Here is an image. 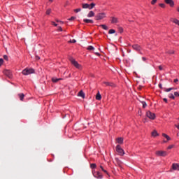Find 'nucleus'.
Wrapping results in <instances>:
<instances>
[{
    "instance_id": "obj_1",
    "label": "nucleus",
    "mask_w": 179,
    "mask_h": 179,
    "mask_svg": "<svg viewBox=\"0 0 179 179\" xmlns=\"http://www.w3.org/2000/svg\"><path fill=\"white\" fill-rule=\"evenodd\" d=\"M69 61L73 65V66H75V68H76L77 69H80V71L82 70V66L79 64V63L76 61L75 59H73V57H70Z\"/></svg>"
},
{
    "instance_id": "obj_2",
    "label": "nucleus",
    "mask_w": 179,
    "mask_h": 179,
    "mask_svg": "<svg viewBox=\"0 0 179 179\" xmlns=\"http://www.w3.org/2000/svg\"><path fill=\"white\" fill-rule=\"evenodd\" d=\"M35 71L31 68H26L22 71V73L24 76H27V75H31V73H34Z\"/></svg>"
},
{
    "instance_id": "obj_3",
    "label": "nucleus",
    "mask_w": 179,
    "mask_h": 179,
    "mask_svg": "<svg viewBox=\"0 0 179 179\" xmlns=\"http://www.w3.org/2000/svg\"><path fill=\"white\" fill-rule=\"evenodd\" d=\"M107 17V13H99L95 16V20H103Z\"/></svg>"
},
{
    "instance_id": "obj_4",
    "label": "nucleus",
    "mask_w": 179,
    "mask_h": 179,
    "mask_svg": "<svg viewBox=\"0 0 179 179\" xmlns=\"http://www.w3.org/2000/svg\"><path fill=\"white\" fill-rule=\"evenodd\" d=\"M116 152L119 155V156H124L125 155V152L124 151V149L121 148V145H117L116 146Z\"/></svg>"
},
{
    "instance_id": "obj_5",
    "label": "nucleus",
    "mask_w": 179,
    "mask_h": 179,
    "mask_svg": "<svg viewBox=\"0 0 179 179\" xmlns=\"http://www.w3.org/2000/svg\"><path fill=\"white\" fill-rule=\"evenodd\" d=\"M146 116L148 117V118H149L150 120H155L156 118V114L150 112V110H148L146 112Z\"/></svg>"
},
{
    "instance_id": "obj_6",
    "label": "nucleus",
    "mask_w": 179,
    "mask_h": 179,
    "mask_svg": "<svg viewBox=\"0 0 179 179\" xmlns=\"http://www.w3.org/2000/svg\"><path fill=\"white\" fill-rule=\"evenodd\" d=\"M155 154L157 156H162L163 157L167 156V152L163 150L156 151Z\"/></svg>"
},
{
    "instance_id": "obj_7",
    "label": "nucleus",
    "mask_w": 179,
    "mask_h": 179,
    "mask_svg": "<svg viewBox=\"0 0 179 179\" xmlns=\"http://www.w3.org/2000/svg\"><path fill=\"white\" fill-rule=\"evenodd\" d=\"M93 176L96 178H99V179L103 178V175L101 174V173H100V171H93Z\"/></svg>"
},
{
    "instance_id": "obj_8",
    "label": "nucleus",
    "mask_w": 179,
    "mask_h": 179,
    "mask_svg": "<svg viewBox=\"0 0 179 179\" xmlns=\"http://www.w3.org/2000/svg\"><path fill=\"white\" fill-rule=\"evenodd\" d=\"M164 2L166 5H169L171 8H174L176 5L173 0H164Z\"/></svg>"
},
{
    "instance_id": "obj_9",
    "label": "nucleus",
    "mask_w": 179,
    "mask_h": 179,
    "mask_svg": "<svg viewBox=\"0 0 179 179\" xmlns=\"http://www.w3.org/2000/svg\"><path fill=\"white\" fill-rule=\"evenodd\" d=\"M110 22H111L112 24H117V23H119L118 17H110Z\"/></svg>"
},
{
    "instance_id": "obj_10",
    "label": "nucleus",
    "mask_w": 179,
    "mask_h": 179,
    "mask_svg": "<svg viewBox=\"0 0 179 179\" xmlns=\"http://www.w3.org/2000/svg\"><path fill=\"white\" fill-rule=\"evenodd\" d=\"M132 48H134V50H135L136 51H141V50H142L141 45L138 44L133 45Z\"/></svg>"
},
{
    "instance_id": "obj_11",
    "label": "nucleus",
    "mask_w": 179,
    "mask_h": 179,
    "mask_svg": "<svg viewBox=\"0 0 179 179\" xmlns=\"http://www.w3.org/2000/svg\"><path fill=\"white\" fill-rule=\"evenodd\" d=\"M4 75L8 76V78H12V73L9 70H4L3 71Z\"/></svg>"
},
{
    "instance_id": "obj_12",
    "label": "nucleus",
    "mask_w": 179,
    "mask_h": 179,
    "mask_svg": "<svg viewBox=\"0 0 179 179\" xmlns=\"http://www.w3.org/2000/svg\"><path fill=\"white\" fill-rule=\"evenodd\" d=\"M116 142L120 143V145H122L124 143V138L122 137H119L116 138Z\"/></svg>"
},
{
    "instance_id": "obj_13",
    "label": "nucleus",
    "mask_w": 179,
    "mask_h": 179,
    "mask_svg": "<svg viewBox=\"0 0 179 179\" xmlns=\"http://www.w3.org/2000/svg\"><path fill=\"white\" fill-rule=\"evenodd\" d=\"M172 169L173 170H177L178 171H179V164H173Z\"/></svg>"
},
{
    "instance_id": "obj_14",
    "label": "nucleus",
    "mask_w": 179,
    "mask_h": 179,
    "mask_svg": "<svg viewBox=\"0 0 179 179\" xmlns=\"http://www.w3.org/2000/svg\"><path fill=\"white\" fill-rule=\"evenodd\" d=\"M83 22L84 23H91L92 24L94 23V21H93V20H89V19H84Z\"/></svg>"
},
{
    "instance_id": "obj_15",
    "label": "nucleus",
    "mask_w": 179,
    "mask_h": 179,
    "mask_svg": "<svg viewBox=\"0 0 179 179\" xmlns=\"http://www.w3.org/2000/svg\"><path fill=\"white\" fill-rule=\"evenodd\" d=\"M152 136H153V138H156V136H159V133H157V131L154 130L152 133H151Z\"/></svg>"
},
{
    "instance_id": "obj_16",
    "label": "nucleus",
    "mask_w": 179,
    "mask_h": 179,
    "mask_svg": "<svg viewBox=\"0 0 179 179\" xmlns=\"http://www.w3.org/2000/svg\"><path fill=\"white\" fill-rule=\"evenodd\" d=\"M87 16V17H94V12L93 10L90 11Z\"/></svg>"
},
{
    "instance_id": "obj_17",
    "label": "nucleus",
    "mask_w": 179,
    "mask_h": 179,
    "mask_svg": "<svg viewBox=\"0 0 179 179\" xmlns=\"http://www.w3.org/2000/svg\"><path fill=\"white\" fill-rule=\"evenodd\" d=\"M100 169L101 170H102L103 171V173H105V174H106L107 176H108V177H110V174L108 173V171H107V170L104 169V167H103V166H100Z\"/></svg>"
},
{
    "instance_id": "obj_18",
    "label": "nucleus",
    "mask_w": 179,
    "mask_h": 179,
    "mask_svg": "<svg viewBox=\"0 0 179 179\" xmlns=\"http://www.w3.org/2000/svg\"><path fill=\"white\" fill-rule=\"evenodd\" d=\"M78 96L82 97L83 99H85V92H83V91L81 90L78 92Z\"/></svg>"
},
{
    "instance_id": "obj_19",
    "label": "nucleus",
    "mask_w": 179,
    "mask_h": 179,
    "mask_svg": "<svg viewBox=\"0 0 179 179\" xmlns=\"http://www.w3.org/2000/svg\"><path fill=\"white\" fill-rule=\"evenodd\" d=\"M18 96H19L20 101H23V100L24 99V94H23V93L18 94Z\"/></svg>"
},
{
    "instance_id": "obj_20",
    "label": "nucleus",
    "mask_w": 179,
    "mask_h": 179,
    "mask_svg": "<svg viewBox=\"0 0 179 179\" xmlns=\"http://www.w3.org/2000/svg\"><path fill=\"white\" fill-rule=\"evenodd\" d=\"M162 136L164 137V138H165V139H166V141H171V138H170L169 136V135H167V134H162Z\"/></svg>"
},
{
    "instance_id": "obj_21",
    "label": "nucleus",
    "mask_w": 179,
    "mask_h": 179,
    "mask_svg": "<svg viewBox=\"0 0 179 179\" xmlns=\"http://www.w3.org/2000/svg\"><path fill=\"white\" fill-rule=\"evenodd\" d=\"M94 6H96V3H91L90 4H89L90 10H92V9H93V8H94Z\"/></svg>"
},
{
    "instance_id": "obj_22",
    "label": "nucleus",
    "mask_w": 179,
    "mask_h": 179,
    "mask_svg": "<svg viewBox=\"0 0 179 179\" xmlns=\"http://www.w3.org/2000/svg\"><path fill=\"white\" fill-rule=\"evenodd\" d=\"M96 100H101V94H100L99 92L96 95Z\"/></svg>"
},
{
    "instance_id": "obj_23",
    "label": "nucleus",
    "mask_w": 179,
    "mask_h": 179,
    "mask_svg": "<svg viewBox=\"0 0 179 179\" xmlns=\"http://www.w3.org/2000/svg\"><path fill=\"white\" fill-rule=\"evenodd\" d=\"M82 7L83 9H89V3H83Z\"/></svg>"
},
{
    "instance_id": "obj_24",
    "label": "nucleus",
    "mask_w": 179,
    "mask_h": 179,
    "mask_svg": "<svg viewBox=\"0 0 179 179\" xmlns=\"http://www.w3.org/2000/svg\"><path fill=\"white\" fill-rule=\"evenodd\" d=\"M100 27L103 28V30H108V27H107L106 24H101Z\"/></svg>"
},
{
    "instance_id": "obj_25",
    "label": "nucleus",
    "mask_w": 179,
    "mask_h": 179,
    "mask_svg": "<svg viewBox=\"0 0 179 179\" xmlns=\"http://www.w3.org/2000/svg\"><path fill=\"white\" fill-rule=\"evenodd\" d=\"M87 50H88V51H93L94 50V47L92 46V45H89L87 48Z\"/></svg>"
},
{
    "instance_id": "obj_26",
    "label": "nucleus",
    "mask_w": 179,
    "mask_h": 179,
    "mask_svg": "<svg viewBox=\"0 0 179 179\" xmlns=\"http://www.w3.org/2000/svg\"><path fill=\"white\" fill-rule=\"evenodd\" d=\"M174 50H168L167 52H166V54H169L170 55L174 54Z\"/></svg>"
},
{
    "instance_id": "obj_27",
    "label": "nucleus",
    "mask_w": 179,
    "mask_h": 179,
    "mask_svg": "<svg viewBox=\"0 0 179 179\" xmlns=\"http://www.w3.org/2000/svg\"><path fill=\"white\" fill-rule=\"evenodd\" d=\"M171 90H174V87H171V88H166L165 89V92H171Z\"/></svg>"
},
{
    "instance_id": "obj_28",
    "label": "nucleus",
    "mask_w": 179,
    "mask_h": 179,
    "mask_svg": "<svg viewBox=\"0 0 179 179\" xmlns=\"http://www.w3.org/2000/svg\"><path fill=\"white\" fill-rule=\"evenodd\" d=\"M169 99H172V100H174V99H176V96H174V94H169Z\"/></svg>"
},
{
    "instance_id": "obj_29",
    "label": "nucleus",
    "mask_w": 179,
    "mask_h": 179,
    "mask_svg": "<svg viewBox=\"0 0 179 179\" xmlns=\"http://www.w3.org/2000/svg\"><path fill=\"white\" fill-rule=\"evenodd\" d=\"M115 33V29H110L108 31L109 34H114Z\"/></svg>"
},
{
    "instance_id": "obj_30",
    "label": "nucleus",
    "mask_w": 179,
    "mask_h": 179,
    "mask_svg": "<svg viewBox=\"0 0 179 179\" xmlns=\"http://www.w3.org/2000/svg\"><path fill=\"white\" fill-rule=\"evenodd\" d=\"M141 103L143 104V108H146V107L148 106V104H146V102L142 101Z\"/></svg>"
},
{
    "instance_id": "obj_31",
    "label": "nucleus",
    "mask_w": 179,
    "mask_h": 179,
    "mask_svg": "<svg viewBox=\"0 0 179 179\" xmlns=\"http://www.w3.org/2000/svg\"><path fill=\"white\" fill-rule=\"evenodd\" d=\"M75 19H76V17H71L70 18L68 19V20H69L70 22H73V20H75Z\"/></svg>"
},
{
    "instance_id": "obj_32",
    "label": "nucleus",
    "mask_w": 179,
    "mask_h": 179,
    "mask_svg": "<svg viewBox=\"0 0 179 179\" xmlns=\"http://www.w3.org/2000/svg\"><path fill=\"white\" fill-rule=\"evenodd\" d=\"M90 167H91V169H96V167H97V166L96 165V164H91Z\"/></svg>"
},
{
    "instance_id": "obj_33",
    "label": "nucleus",
    "mask_w": 179,
    "mask_h": 179,
    "mask_svg": "<svg viewBox=\"0 0 179 179\" xmlns=\"http://www.w3.org/2000/svg\"><path fill=\"white\" fill-rule=\"evenodd\" d=\"M159 6H160L161 8H162L163 9H164V8H166V4H164V3H159Z\"/></svg>"
},
{
    "instance_id": "obj_34",
    "label": "nucleus",
    "mask_w": 179,
    "mask_h": 179,
    "mask_svg": "<svg viewBox=\"0 0 179 179\" xmlns=\"http://www.w3.org/2000/svg\"><path fill=\"white\" fill-rule=\"evenodd\" d=\"M174 148V145H170L169 146L167 147L168 150H170L171 149H173Z\"/></svg>"
},
{
    "instance_id": "obj_35",
    "label": "nucleus",
    "mask_w": 179,
    "mask_h": 179,
    "mask_svg": "<svg viewBox=\"0 0 179 179\" xmlns=\"http://www.w3.org/2000/svg\"><path fill=\"white\" fill-rule=\"evenodd\" d=\"M80 10H82L81 8H76V9L74 10V12H75L76 13H78V12H80Z\"/></svg>"
},
{
    "instance_id": "obj_36",
    "label": "nucleus",
    "mask_w": 179,
    "mask_h": 179,
    "mask_svg": "<svg viewBox=\"0 0 179 179\" xmlns=\"http://www.w3.org/2000/svg\"><path fill=\"white\" fill-rule=\"evenodd\" d=\"M51 14V9H48L46 10V15H50Z\"/></svg>"
},
{
    "instance_id": "obj_37",
    "label": "nucleus",
    "mask_w": 179,
    "mask_h": 179,
    "mask_svg": "<svg viewBox=\"0 0 179 179\" xmlns=\"http://www.w3.org/2000/svg\"><path fill=\"white\" fill-rule=\"evenodd\" d=\"M156 2H157V0H152L151 5H155V3H156Z\"/></svg>"
},
{
    "instance_id": "obj_38",
    "label": "nucleus",
    "mask_w": 179,
    "mask_h": 179,
    "mask_svg": "<svg viewBox=\"0 0 179 179\" xmlns=\"http://www.w3.org/2000/svg\"><path fill=\"white\" fill-rule=\"evenodd\" d=\"M3 64V59H0V66H2V64Z\"/></svg>"
},
{
    "instance_id": "obj_39",
    "label": "nucleus",
    "mask_w": 179,
    "mask_h": 179,
    "mask_svg": "<svg viewBox=\"0 0 179 179\" xmlns=\"http://www.w3.org/2000/svg\"><path fill=\"white\" fill-rule=\"evenodd\" d=\"M138 114L140 117H142V110H138Z\"/></svg>"
},
{
    "instance_id": "obj_40",
    "label": "nucleus",
    "mask_w": 179,
    "mask_h": 179,
    "mask_svg": "<svg viewBox=\"0 0 179 179\" xmlns=\"http://www.w3.org/2000/svg\"><path fill=\"white\" fill-rule=\"evenodd\" d=\"M103 85H106V86H108V85H110V83L108 82H103Z\"/></svg>"
},
{
    "instance_id": "obj_41",
    "label": "nucleus",
    "mask_w": 179,
    "mask_h": 179,
    "mask_svg": "<svg viewBox=\"0 0 179 179\" xmlns=\"http://www.w3.org/2000/svg\"><path fill=\"white\" fill-rule=\"evenodd\" d=\"M70 43H76V40H75V39L71 40Z\"/></svg>"
},
{
    "instance_id": "obj_42",
    "label": "nucleus",
    "mask_w": 179,
    "mask_h": 179,
    "mask_svg": "<svg viewBox=\"0 0 179 179\" xmlns=\"http://www.w3.org/2000/svg\"><path fill=\"white\" fill-rule=\"evenodd\" d=\"M58 80H61V78L55 79V80L52 79V82H55V83L58 82Z\"/></svg>"
},
{
    "instance_id": "obj_43",
    "label": "nucleus",
    "mask_w": 179,
    "mask_h": 179,
    "mask_svg": "<svg viewBox=\"0 0 179 179\" xmlns=\"http://www.w3.org/2000/svg\"><path fill=\"white\" fill-rule=\"evenodd\" d=\"M158 86H159V89H163V85H162V83H159L158 85Z\"/></svg>"
},
{
    "instance_id": "obj_44",
    "label": "nucleus",
    "mask_w": 179,
    "mask_h": 179,
    "mask_svg": "<svg viewBox=\"0 0 179 179\" xmlns=\"http://www.w3.org/2000/svg\"><path fill=\"white\" fill-rule=\"evenodd\" d=\"M52 24L55 27L58 26V24L57 23H55V22H52Z\"/></svg>"
},
{
    "instance_id": "obj_45",
    "label": "nucleus",
    "mask_w": 179,
    "mask_h": 179,
    "mask_svg": "<svg viewBox=\"0 0 179 179\" xmlns=\"http://www.w3.org/2000/svg\"><path fill=\"white\" fill-rule=\"evenodd\" d=\"M159 71H163V66H158Z\"/></svg>"
},
{
    "instance_id": "obj_46",
    "label": "nucleus",
    "mask_w": 179,
    "mask_h": 179,
    "mask_svg": "<svg viewBox=\"0 0 179 179\" xmlns=\"http://www.w3.org/2000/svg\"><path fill=\"white\" fill-rule=\"evenodd\" d=\"M108 86H111V87H113V86H115V85H114V83H109V85H108Z\"/></svg>"
},
{
    "instance_id": "obj_47",
    "label": "nucleus",
    "mask_w": 179,
    "mask_h": 179,
    "mask_svg": "<svg viewBox=\"0 0 179 179\" xmlns=\"http://www.w3.org/2000/svg\"><path fill=\"white\" fill-rule=\"evenodd\" d=\"M58 31H62V27H59V28H58Z\"/></svg>"
},
{
    "instance_id": "obj_48",
    "label": "nucleus",
    "mask_w": 179,
    "mask_h": 179,
    "mask_svg": "<svg viewBox=\"0 0 179 179\" xmlns=\"http://www.w3.org/2000/svg\"><path fill=\"white\" fill-rule=\"evenodd\" d=\"M3 58H4V59H6V61H8V56L7 55H4Z\"/></svg>"
},
{
    "instance_id": "obj_49",
    "label": "nucleus",
    "mask_w": 179,
    "mask_h": 179,
    "mask_svg": "<svg viewBox=\"0 0 179 179\" xmlns=\"http://www.w3.org/2000/svg\"><path fill=\"white\" fill-rule=\"evenodd\" d=\"M173 82H174V83H177V82H178V79H177V78L174 79Z\"/></svg>"
},
{
    "instance_id": "obj_50",
    "label": "nucleus",
    "mask_w": 179,
    "mask_h": 179,
    "mask_svg": "<svg viewBox=\"0 0 179 179\" xmlns=\"http://www.w3.org/2000/svg\"><path fill=\"white\" fill-rule=\"evenodd\" d=\"M167 142H169V141H167V140L166 141V140L163 141V143H167Z\"/></svg>"
},
{
    "instance_id": "obj_51",
    "label": "nucleus",
    "mask_w": 179,
    "mask_h": 179,
    "mask_svg": "<svg viewBox=\"0 0 179 179\" xmlns=\"http://www.w3.org/2000/svg\"><path fill=\"white\" fill-rule=\"evenodd\" d=\"M95 55H98V57H100V53H99V52H95Z\"/></svg>"
},
{
    "instance_id": "obj_52",
    "label": "nucleus",
    "mask_w": 179,
    "mask_h": 179,
    "mask_svg": "<svg viewBox=\"0 0 179 179\" xmlns=\"http://www.w3.org/2000/svg\"><path fill=\"white\" fill-rule=\"evenodd\" d=\"M163 100L165 103H167V99L164 98Z\"/></svg>"
},
{
    "instance_id": "obj_53",
    "label": "nucleus",
    "mask_w": 179,
    "mask_h": 179,
    "mask_svg": "<svg viewBox=\"0 0 179 179\" xmlns=\"http://www.w3.org/2000/svg\"><path fill=\"white\" fill-rule=\"evenodd\" d=\"M143 61H146V58L145 57H142Z\"/></svg>"
},
{
    "instance_id": "obj_54",
    "label": "nucleus",
    "mask_w": 179,
    "mask_h": 179,
    "mask_svg": "<svg viewBox=\"0 0 179 179\" xmlns=\"http://www.w3.org/2000/svg\"><path fill=\"white\" fill-rule=\"evenodd\" d=\"M177 136H179V133H177Z\"/></svg>"
},
{
    "instance_id": "obj_55",
    "label": "nucleus",
    "mask_w": 179,
    "mask_h": 179,
    "mask_svg": "<svg viewBox=\"0 0 179 179\" xmlns=\"http://www.w3.org/2000/svg\"><path fill=\"white\" fill-rule=\"evenodd\" d=\"M50 2H52V0H49Z\"/></svg>"
},
{
    "instance_id": "obj_56",
    "label": "nucleus",
    "mask_w": 179,
    "mask_h": 179,
    "mask_svg": "<svg viewBox=\"0 0 179 179\" xmlns=\"http://www.w3.org/2000/svg\"><path fill=\"white\" fill-rule=\"evenodd\" d=\"M88 1H93V0H88Z\"/></svg>"
},
{
    "instance_id": "obj_57",
    "label": "nucleus",
    "mask_w": 179,
    "mask_h": 179,
    "mask_svg": "<svg viewBox=\"0 0 179 179\" xmlns=\"http://www.w3.org/2000/svg\"><path fill=\"white\" fill-rule=\"evenodd\" d=\"M178 120H179V117H178Z\"/></svg>"
}]
</instances>
